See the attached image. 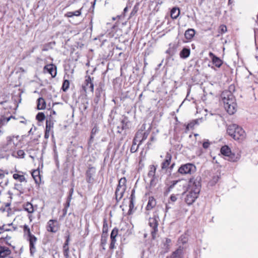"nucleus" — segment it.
<instances>
[{
  "mask_svg": "<svg viewBox=\"0 0 258 258\" xmlns=\"http://www.w3.org/2000/svg\"><path fill=\"white\" fill-rule=\"evenodd\" d=\"M96 174V169L94 167L89 168L86 172L87 180L89 183H93Z\"/></svg>",
  "mask_w": 258,
  "mask_h": 258,
  "instance_id": "11",
  "label": "nucleus"
},
{
  "mask_svg": "<svg viewBox=\"0 0 258 258\" xmlns=\"http://www.w3.org/2000/svg\"><path fill=\"white\" fill-rule=\"evenodd\" d=\"M70 203H71V201H69L67 200V202L65 204V206H64V208L68 209L70 206Z\"/></svg>",
  "mask_w": 258,
  "mask_h": 258,
  "instance_id": "60",
  "label": "nucleus"
},
{
  "mask_svg": "<svg viewBox=\"0 0 258 258\" xmlns=\"http://www.w3.org/2000/svg\"><path fill=\"white\" fill-rule=\"evenodd\" d=\"M56 112L54 110H52L50 111V116L49 117H52V115H56Z\"/></svg>",
  "mask_w": 258,
  "mask_h": 258,
  "instance_id": "62",
  "label": "nucleus"
},
{
  "mask_svg": "<svg viewBox=\"0 0 258 258\" xmlns=\"http://www.w3.org/2000/svg\"><path fill=\"white\" fill-rule=\"evenodd\" d=\"M171 158V155L169 153L167 152L166 154L165 158L161 164V168L162 169H167L168 167L170 164Z\"/></svg>",
  "mask_w": 258,
  "mask_h": 258,
  "instance_id": "15",
  "label": "nucleus"
},
{
  "mask_svg": "<svg viewBox=\"0 0 258 258\" xmlns=\"http://www.w3.org/2000/svg\"><path fill=\"white\" fill-rule=\"evenodd\" d=\"M170 199V200L173 202H175L177 200V197L174 195H171Z\"/></svg>",
  "mask_w": 258,
  "mask_h": 258,
  "instance_id": "56",
  "label": "nucleus"
},
{
  "mask_svg": "<svg viewBox=\"0 0 258 258\" xmlns=\"http://www.w3.org/2000/svg\"><path fill=\"white\" fill-rule=\"evenodd\" d=\"M25 152L22 150H18L16 153L14 151L12 153V155L15 157L24 158L25 156Z\"/></svg>",
  "mask_w": 258,
  "mask_h": 258,
  "instance_id": "34",
  "label": "nucleus"
},
{
  "mask_svg": "<svg viewBox=\"0 0 258 258\" xmlns=\"http://www.w3.org/2000/svg\"><path fill=\"white\" fill-rule=\"evenodd\" d=\"M195 30L194 29H188L185 31L184 36L187 40H191L195 35Z\"/></svg>",
  "mask_w": 258,
  "mask_h": 258,
  "instance_id": "23",
  "label": "nucleus"
},
{
  "mask_svg": "<svg viewBox=\"0 0 258 258\" xmlns=\"http://www.w3.org/2000/svg\"><path fill=\"white\" fill-rule=\"evenodd\" d=\"M182 254V249L178 248L170 255L172 258H181Z\"/></svg>",
  "mask_w": 258,
  "mask_h": 258,
  "instance_id": "28",
  "label": "nucleus"
},
{
  "mask_svg": "<svg viewBox=\"0 0 258 258\" xmlns=\"http://www.w3.org/2000/svg\"><path fill=\"white\" fill-rule=\"evenodd\" d=\"M219 178H220V175H217L216 176H214L213 177L212 182L215 184L218 182Z\"/></svg>",
  "mask_w": 258,
  "mask_h": 258,
  "instance_id": "52",
  "label": "nucleus"
},
{
  "mask_svg": "<svg viewBox=\"0 0 258 258\" xmlns=\"http://www.w3.org/2000/svg\"><path fill=\"white\" fill-rule=\"evenodd\" d=\"M156 140V138L154 136H152L150 138V141L147 143L148 148H149L150 146L152 145L153 142H155Z\"/></svg>",
  "mask_w": 258,
  "mask_h": 258,
  "instance_id": "47",
  "label": "nucleus"
},
{
  "mask_svg": "<svg viewBox=\"0 0 258 258\" xmlns=\"http://www.w3.org/2000/svg\"><path fill=\"white\" fill-rule=\"evenodd\" d=\"M45 116L43 112H38L36 116V119L39 121H42L45 119Z\"/></svg>",
  "mask_w": 258,
  "mask_h": 258,
  "instance_id": "39",
  "label": "nucleus"
},
{
  "mask_svg": "<svg viewBox=\"0 0 258 258\" xmlns=\"http://www.w3.org/2000/svg\"><path fill=\"white\" fill-rule=\"evenodd\" d=\"M210 145V142L208 140H206V141L204 142L203 144V147L204 149H206L209 147Z\"/></svg>",
  "mask_w": 258,
  "mask_h": 258,
  "instance_id": "50",
  "label": "nucleus"
},
{
  "mask_svg": "<svg viewBox=\"0 0 258 258\" xmlns=\"http://www.w3.org/2000/svg\"><path fill=\"white\" fill-rule=\"evenodd\" d=\"M63 252L64 256L66 258H68L69 257V246H63Z\"/></svg>",
  "mask_w": 258,
  "mask_h": 258,
  "instance_id": "41",
  "label": "nucleus"
},
{
  "mask_svg": "<svg viewBox=\"0 0 258 258\" xmlns=\"http://www.w3.org/2000/svg\"><path fill=\"white\" fill-rule=\"evenodd\" d=\"M209 56L212 59L213 63L217 68H220L222 63L223 61L218 57L216 56L213 52H209Z\"/></svg>",
  "mask_w": 258,
  "mask_h": 258,
  "instance_id": "12",
  "label": "nucleus"
},
{
  "mask_svg": "<svg viewBox=\"0 0 258 258\" xmlns=\"http://www.w3.org/2000/svg\"><path fill=\"white\" fill-rule=\"evenodd\" d=\"M228 157V160L231 162H236L239 160L240 156L238 154L235 155L231 152V154L227 156Z\"/></svg>",
  "mask_w": 258,
  "mask_h": 258,
  "instance_id": "33",
  "label": "nucleus"
},
{
  "mask_svg": "<svg viewBox=\"0 0 258 258\" xmlns=\"http://www.w3.org/2000/svg\"><path fill=\"white\" fill-rule=\"evenodd\" d=\"M126 180L125 177L121 178L118 182V184L117 187L124 188L126 189Z\"/></svg>",
  "mask_w": 258,
  "mask_h": 258,
  "instance_id": "35",
  "label": "nucleus"
},
{
  "mask_svg": "<svg viewBox=\"0 0 258 258\" xmlns=\"http://www.w3.org/2000/svg\"><path fill=\"white\" fill-rule=\"evenodd\" d=\"M29 241L30 251L31 255H32L36 251L35 244L37 241V238L35 236H31V237L28 238Z\"/></svg>",
  "mask_w": 258,
  "mask_h": 258,
  "instance_id": "13",
  "label": "nucleus"
},
{
  "mask_svg": "<svg viewBox=\"0 0 258 258\" xmlns=\"http://www.w3.org/2000/svg\"><path fill=\"white\" fill-rule=\"evenodd\" d=\"M198 124V120H195L193 121L188 123V124L186 126V128L189 130V128H192L195 126L196 124Z\"/></svg>",
  "mask_w": 258,
  "mask_h": 258,
  "instance_id": "42",
  "label": "nucleus"
},
{
  "mask_svg": "<svg viewBox=\"0 0 258 258\" xmlns=\"http://www.w3.org/2000/svg\"><path fill=\"white\" fill-rule=\"evenodd\" d=\"M134 192H135V190H133L132 191V194L131 195V198H130V201H131L133 200V201L134 202V200L135 199V196L134 195Z\"/></svg>",
  "mask_w": 258,
  "mask_h": 258,
  "instance_id": "57",
  "label": "nucleus"
},
{
  "mask_svg": "<svg viewBox=\"0 0 258 258\" xmlns=\"http://www.w3.org/2000/svg\"><path fill=\"white\" fill-rule=\"evenodd\" d=\"M66 239L65 242L63 244V246H69V242L70 240V234H68L67 236H66Z\"/></svg>",
  "mask_w": 258,
  "mask_h": 258,
  "instance_id": "49",
  "label": "nucleus"
},
{
  "mask_svg": "<svg viewBox=\"0 0 258 258\" xmlns=\"http://www.w3.org/2000/svg\"><path fill=\"white\" fill-rule=\"evenodd\" d=\"M156 205V202L155 199L151 197H149L148 202L146 207L147 210L152 209Z\"/></svg>",
  "mask_w": 258,
  "mask_h": 258,
  "instance_id": "22",
  "label": "nucleus"
},
{
  "mask_svg": "<svg viewBox=\"0 0 258 258\" xmlns=\"http://www.w3.org/2000/svg\"><path fill=\"white\" fill-rule=\"evenodd\" d=\"M11 250L7 247L0 245V258H4L10 255Z\"/></svg>",
  "mask_w": 258,
  "mask_h": 258,
  "instance_id": "16",
  "label": "nucleus"
},
{
  "mask_svg": "<svg viewBox=\"0 0 258 258\" xmlns=\"http://www.w3.org/2000/svg\"><path fill=\"white\" fill-rule=\"evenodd\" d=\"M21 185L20 184H15V189L20 190Z\"/></svg>",
  "mask_w": 258,
  "mask_h": 258,
  "instance_id": "58",
  "label": "nucleus"
},
{
  "mask_svg": "<svg viewBox=\"0 0 258 258\" xmlns=\"http://www.w3.org/2000/svg\"><path fill=\"white\" fill-rule=\"evenodd\" d=\"M51 131H49L48 130H45V134H44V138L47 139L50 136V133Z\"/></svg>",
  "mask_w": 258,
  "mask_h": 258,
  "instance_id": "53",
  "label": "nucleus"
},
{
  "mask_svg": "<svg viewBox=\"0 0 258 258\" xmlns=\"http://www.w3.org/2000/svg\"><path fill=\"white\" fill-rule=\"evenodd\" d=\"M93 78L86 76L84 83L82 85V89L86 93H92L94 90Z\"/></svg>",
  "mask_w": 258,
  "mask_h": 258,
  "instance_id": "7",
  "label": "nucleus"
},
{
  "mask_svg": "<svg viewBox=\"0 0 258 258\" xmlns=\"http://www.w3.org/2000/svg\"><path fill=\"white\" fill-rule=\"evenodd\" d=\"M23 230L24 233L27 234L28 238L31 237V236H34V235L31 234L30 232V229L28 225H25L24 226Z\"/></svg>",
  "mask_w": 258,
  "mask_h": 258,
  "instance_id": "37",
  "label": "nucleus"
},
{
  "mask_svg": "<svg viewBox=\"0 0 258 258\" xmlns=\"http://www.w3.org/2000/svg\"><path fill=\"white\" fill-rule=\"evenodd\" d=\"M108 235H102L101 239V245L103 247V249H105L104 247V245H105L107 241V238Z\"/></svg>",
  "mask_w": 258,
  "mask_h": 258,
  "instance_id": "40",
  "label": "nucleus"
},
{
  "mask_svg": "<svg viewBox=\"0 0 258 258\" xmlns=\"http://www.w3.org/2000/svg\"><path fill=\"white\" fill-rule=\"evenodd\" d=\"M19 136H10L6 138V142L1 145V150L3 152H12L15 151L19 142Z\"/></svg>",
  "mask_w": 258,
  "mask_h": 258,
  "instance_id": "3",
  "label": "nucleus"
},
{
  "mask_svg": "<svg viewBox=\"0 0 258 258\" xmlns=\"http://www.w3.org/2000/svg\"><path fill=\"white\" fill-rule=\"evenodd\" d=\"M180 14V10L178 8H173L170 12L171 17L173 19H176L178 18Z\"/></svg>",
  "mask_w": 258,
  "mask_h": 258,
  "instance_id": "27",
  "label": "nucleus"
},
{
  "mask_svg": "<svg viewBox=\"0 0 258 258\" xmlns=\"http://www.w3.org/2000/svg\"><path fill=\"white\" fill-rule=\"evenodd\" d=\"M169 48L166 51V53L170 56H173L176 52V47L174 45H172L171 43L169 45Z\"/></svg>",
  "mask_w": 258,
  "mask_h": 258,
  "instance_id": "29",
  "label": "nucleus"
},
{
  "mask_svg": "<svg viewBox=\"0 0 258 258\" xmlns=\"http://www.w3.org/2000/svg\"><path fill=\"white\" fill-rule=\"evenodd\" d=\"M189 186L191 187L187 191L184 199L185 203L188 205H191L198 197L201 189V185L199 181H192L190 179L189 182Z\"/></svg>",
  "mask_w": 258,
  "mask_h": 258,
  "instance_id": "2",
  "label": "nucleus"
},
{
  "mask_svg": "<svg viewBox=\"0 0 258 258\" xmlns=\"http://www.w3.org/2000/svg\"><path fill=\"white\" fill-rule=\"evenodd\" d=\"M5 177V174L3 173H0V179H2Z\"/></svg>",
  "mask_w": 258,
  "mask_h": 258,
  "instance_id": "64",
  "label": "nucleus"
},
{
  "mask_svg": "<svg viewBox=\"0 0 258 258\" xmlns=\"http://www.w3.org/2000/svg\"><path fill=\"white\" fill-rule=\"evenodd\" d=\"M125 189L117 187L115 190V198L117 202L121 200L124 193Z\"/></svg>",
  "mask_w": 258,
  "mask_h": 258,
  "instance_id": "21",
  "label": "nucleus"
},
{
  "mask_svg": "<svg viewBox=\"0 0 258 258\" xmlns=\"http://www.w3.org/2000/svg\"><path fill=\"white\" fill-rule=\"evenodd\" d=\"M55 120L53 117H49L46 119L45 130L51 131L53 127V125Z\"/></svg>",
  "mask_w": 258,
  "mask_h": 258,
  "instance_id": "19",
  "label": "nucleus"
},
{
  "mask_svg": "<svg viewBox=\"0 0 258 258\" xmlns=\"http://www.w3.org/2000/svg\"><path fill=\"white\" fill-rule=\"evenodd\" d=\"M159 221V217L157 212L154 213L153 217L149 219V225L152 228L151 230L152 238L155 239L157 232H158V226Z\"/></svg>",
  "mask_w": 258,
  "mask_h": 258,
  "instance_id": "5",
  "label": "nucleus"
},
{
  "mask_svg": "<svg viewBox=\"0 0 258 258\" xmlns=\"http://www.w3.org/2000/svg\"><path fill=\"white\" fill-rule=\"evenodd\" d=\"M12 118L16 119V118L13 115H11L9 117L1 116L0 118V127H2L3 125H6Z\"/></svg>",
  "mask_w": 258,
  "mask_h": 258,
  "instance_id": "26",
  "label": "nucleus"
},
{
  "mask_svg": "<svg viewBox=\"0 0 258 258\" xmlns=\"http://www.w3.org/2000/svg\"><path fill=\"white\" fill-rule=\"evenodd\" d=\"M156 168L154 165L150 167V170L148 172V176L150 178V185L155 186L156 184L155 176Z\"/></svg>",
  "mask_w": 258,
  "mask_h": 258,
  "instance_id": "9",
  "label": "nucleus"
},
{
  "mask_svg": "<svg viewBox=\"0 0 258 258\" xmlns=\"http://www.w3.org/2000/svg\"><path fill=\"white\" fill-rule=\"evenodd\" d=\"M70 86V82L68 80H64L62 83V90L66 92L69 88Z\"/></svg>",
  "mask_w": 258,
  "mask_h": 258,
  "instance_id": "38",
  "label": "nucleus"
},
{
  "mask_svg": "<svg viewBox=\"0 0 258 258\" xmlns=\"http://www.w3.org/2000/svg\"><path fill=\"white\" fill-rule=\"evenodd\" d=\"M11 238V237L10 236H8V235H7V236H6L4 238V239H5V240H7L6 243H7V244L10 245V244L8 242V240H9Z\"/></svg>",
  "mask_w": 258,
  "mask_h": 258,
  "instance_id": "61",
  "label": "nucleus"
},
{
  "mask_svg": "<svg viewBox=\"0 0 258 258\" xmlns=\"http://www.w3.org/2000/svg\"><path fill=\"white\" fill-rule=\"evenodd\" d=\"M221 153L222 155L228 156L229 154H231V149L227 146H224L221 148Z\"/></svg>",
  "mask_w": 258,
  "mask_h": 258,
  "instance_id": "30",
  "label": "nucleus"
},
{
  "mask_svg": "<svg viewBox=\"0 0 258 258\" xmlns=\"http://www.w3.org/2000/svg\"><path fill=\"white\" fill-rule=\"evenodd\" d=\"M24 209L25 211L29 213H32L34 212L33 206L30 203L27 202L24 205Z\"/></svg>",
  "mask_w": 258,
  "mask_h": 258,
  "instance_id": "31",
  "label": "nucleus"
},
{
  "mask_svg": "<svg viewBox=\"0 0 258 258\" xmlns=\"http://www.w3.org/2000/svg\"><path fill=\"white\" fill-rule=\"evenodd\" d=\"M0 230H3L4 231H11V230L10 229L7 228L5 225H4L0 227Z\"/></svg>",
  "mask_w": 258,
  "mask_h": 258,
  "instance_id": "54",
  "label": "nucleus"
},
{
  "mask_svg": "<svg viewBox=\"0 0 258 258\" xmlns=\"http://www.w3.org/2000/svg\"><path fill=\"white\" fill-rule=\"evenodd\" d=\"M121 130L125 131L128 129L131 125L130 121L127 117L124 116L121 120L120 123Z\"/></svg>",
  "mask_w": 258,
  "mask_h": 258,
  "instance_id": "18",
  "label": "nucleus"
},
{
  "mask_svg": "<svg viewBox=\"0 0 258 258\" xmlns=\"http://www.w3.org/2000/svg\"><path fill=\"white\" fill-rule=\"evenodd\" d=\"M13 177L15 180H17L19 181L22 182H27V180L26 179V178L23 175H20L17 173H15L13 175Z\"/></svg>",
  "mask_w": 258,
  "mask_h": 258,
  "instance_id": "32",
  "label": "nucleus"
},
{
  "mask_svg": "<svg viewBox=\"0 0 258 258\" xmlns=\"http://www.w3.org/2000/svg\"><path fill=\"white\" fill-rule=\"evenodd\" d=\"M39 175V170H34L32 173V176H33V177L34 179L36 182H37V177L38 176V178H40Z\"/></svg>",
  "mask_w": 258,
  "mask_h": 258,
  "instance_id": "43",
  "label": "nucleus"
},
{
  "mask_svg": "<svg viewBox=\"0 0 258 258\" xmlns=\"http://www.w3.org/2000/svg\"><path fill=\"white\" fill-rule=\"evenodd\" d=\"M74 193V187L73 186L70 189L69 192V195L67 198V201H71V200L72 199V195Z\"/></svg>",
  "mask_w": 258,
  "mask_h": 258,
  "instance_id": "45",
  "label": "nucleus"
},
{
  "mask_svg": "<svg viewBox=\"0 0 258 258\" xmlns=\"http://www.w3.org/2000/svg\"><path fill=\"white\" fill-rule=\"evenodd\" d=\"M149 134V132L147 131L144 133L143 134V137L142 140L140 141L139 144H141L142 142L147 139L148 135Z\"/></svg>",
  "mask_w": 258,
  "mask_h": 258,
  "instance_id": "46",
  "label": "nucleus"
},
{
  "mask_svg": "<svg viewBox=\"0 0 258 258\" xmlns=\"http://www.w3.org/2000/svg\"><path fill=\"white\" fill-rule=\"evenodd\" d=\"M190 54V50L187 47H184L180 52L179 56L182 59L187 58Z\"/></svg>",
  "mask_w": 258,
  "mask_h": 258,
  "instance_id": "20",
  "label": "nucleus"
},
{
  "mask_svg": "<svg viewBox=\"0 0 258 258\" xmlns=\"http://www.w3.org/2000/svg\"><path fill=\"white\" fill-rule=\"evenodd\" d=\"M44 69L47 70L53 78L56 76L57 74L56 67L53 64H47L44 67Z\"/></svg>",
  "mask_w": 258,
  "mask_h": 258,
  "instance_id": "14",
  "label": "nucleus"
},
{
  "mask_svg": "<svg viewBox=\"0 0 258 258\" xmlns=\"http://www.w3.org/2000/svg\"><path fill=\"white\" fill-rule=\"evenodd\" d=\"M196 171V167L195 165L191 163H186L185 164L181 165L179 168L178 172L183 175V174H191Z\"/></svg>",
  "mask_w": 258,
  "mask_h": 258,
  "instance_id": "6",
  "label": "nucleus"
},
{
  "mask_svg": "<svg viewBox=\"0 0 258 258\" xmlns=\"http://www.w3.org/2000/svg\"><path fill=\"white\" fill-rule=\"evenodd\" d=\"M221 31L222 33H225L227 31L226 26L225 25H221L220 26Z\"/></svg>",
  "mask_w": 258,
  "mask_h": 258,
  "instance_id": "55",
  "label": "nucleus"
},
{
  "mask_svg": "<svg viewBox=\"0 0 258 258\" xmlns=\"http://www.w3.org/2000/svg\"><path fill=\"white\" fill-rule=\"evenodd\" d=\"M108 224L107 221L104 220L103 222V225L102 228V234L103 235H108Z\"/></svg>",
  "mask_w": 258,
  "mask_h": 258,
  "instance_id": "36",
  "label": "nucleus"
},
{
  "mask_svg": "<svg viewBox=\"0 0 258 258\" xmlns=\"http://www.w3.org/2000/svg\"><path fill=\"white\" fill-rule=\"evenodd\" d=\"M66 239L65 242L63 244V246H69V242L70 240V234H68L67 236H66Z\"/></svg>",
  "mask_w": 258,
  "mask_h": 258,
  "instance_id": "48",
  "label": "nucleus"
},
{
  "mask_svg": "<svg viewBox=\"0 0 258 258\" xmlns=\"http://www.w3.org/2000/svg\"><path fill=\"white\" fill-rule=\"evenodd\" d=\"M118 229L114 228L111 231L110 234V239H111V243L110 244L109 248L111 249H114L115 246V244L116 242V237L118 234Z\"/></svg>",
  "mask_w": 258,
  "mask_h": 258,
  "instance_id": "10",
  "label": "nucleus"
},
{
  "mask_svg": "<svg viewBox=\"0 0 258 258\" xmlns=\"http://www.w3.org/2000/svg\"><path fill=\"white\" fill-rule=\"evenodd\" d=\"M139 145L140 144H139L137 146H135L134 145H132L131 148V152L132 153H135L138 150Z\"/></svg>",
  "mask_w": 258,
  "mask_h": 258,
  "instance_id": "51",
  "label": "nucleus"
},
{
  "mask_svg": "<svg viewBox=\"0 0 258 258\" xmlns=\"http://www.w3.org/2000/svg\"><path fill=\"white\" fill-rule=\"evenodd\" d=\"M47 230L52 233L56 232L58 230V222L56 220H50L47 222Z\"/></svg>",
  "mask_w": 258,
  "mask_h": 258,
  "instance_id": "8",
  "label": "nucleus"
},
{
  "mask_svg": "<svg viewBox=\"0 0 258 258\" xmlns=\"http://www.w3.org/2000/svg\"><path fill=\"white\" fill-rule=\"evenodd\" d=\"M67 209H66V208H64L63 209V215H66L67 214Z\"/></svg>",
  "mask_w": 258,
  "mask_h": 258,
  "instance_id": "63",
  "label": "nucleus"
},
{
  "mask_svg": "<svg viewBox=\"0 0 258 258\" xmlns=\"http://www.w3.org/2000/svg\"><path fill=\"white\" fill-rule=\"evenodd\" d=\"M134 208V202L132 201H130L129 204V210L128 211V214L131 215L133 213V210Z\"/></svg>",
  "mask_w": 258,
  "mask_h": 258,
  "instance_id": "44",
  "label": "nucleus"
},
{
  "mask_svg": "<svg viewBox=\"0 0 258 258\" xmlns=\"http://www.w3.org/2000/svg\"><path fill=\"white\" fill-rule=\"evenodd\" d=\"M221 97L225 110L229 114H233L236 111L237 104L231 91L227 90L223 91Z\"/></svg>",
  "mask_w": 258,
  "mask_h": 258,
  "instance_id": "1",
  "label": "nucleus"
},
{
  "mask_svg": "<svg viewBox=\"0 0 258 258\" xmlns=\"http://www.w3.org/2000/svg\"><path fill=\"white\" fill-rule=\"evenodd\" d=\"M37 107L38 110H43L45 108L46 102L43 98L40 97L37 99Z\"/></svg>",
  "mask_w": 258,
  "mask_h": 258,
  "instance_id": "24",
  "label": "nucleus"
},
{
  "mask_svg": "<svg viewBox=\"0 0 258 258\" xmlns=\"http://www.w3.org/2000/svg\"><path fill=\"white\" fill-rule=\"evenodd\" d=\"M120 127L121 126H120V124L117 126V133L121 134L122 132V131H123V130H121V127Z\"/></svg>",
  "mask_w": 258,
  "mask_h": 258,
  "instance_id": "59",
  "label": "nucleus"
},
{
  "mask_svg": "<svg viewBox=\"0 0 258 258\" xmlns=\"http://www.w3.org/2000/svg\"><path fill=\"white\" fill-rule=\"evenodd\" d=\"M227 132L235 140H243L245 136V133L243 128L236 124L229 125Z\"/></svg>",
  "mask_w": 258,
  "mask_h": 258,
  "instance_id": "4",
  "label": "nucleus"
},
{
  "mask_svg": "<svg viewBox=\"0 0 258 258\" xmlns=\"http://www.w3.org/2000/svg\"><path fill=\"white\" fill-rule=\"evenodd\" d=\"M81 9L74 12H68L64 14L66 17L73 18V17H78L81 15Z\"/></svg>",
  "mask_w": 258,
  "mask_h": 258,
  "instance_id": "25",
  "label": "nucleus"
},
{
  "mask_svg": "<svg viewBox=\"0 0 258 258\" xmlns=\"http://www.w3.org/2000/svg\"><path fill=\"white\" fill-rule=\"evenodd\" d=\"M97 133V126L95 124L92 130L91 133V136L88 142V149L89 150H93V148L92 147V144L93 143V139L94 137L95 136L96 133Z\"/></svg>",
  "mask_w": 258,
  "mask_h": 258,
  "instance_id": "17",
  "label": "nucleus"
}]
</instances>
